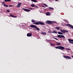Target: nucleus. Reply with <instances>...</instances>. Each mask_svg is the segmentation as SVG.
Masks as SVG:
<instances>
[{
  "instance_id": "nucleus-29",
  "label": "nucleus",
  "mask_w": 73,
  "mask_h": 73,
  "mask_svg": "<svg viewBox=\"0 0 73 73\" xmlns=\"http://www.w3.org/2000/svg\"><path fill=\"white\" fill-rule=\"evenodd\" d=\"M6 11H7L8 12H10V11L9 10H6Z\"/></svg>"
},
{
  "instance_id": "nucleus-21",
  "label": "nucleus",
  "mask_w": 73,
  "mask_h": 73,
  "mask_svg": "<svg viewBox=\"0 0 73 73\" xmlns=\"http://www.w3.org/2000/svg\"><path fill=\"white\" fill-rule=\"evenodd\" d=\"M50 9H52V10H53L54 9L52 7H48Z\"/></svg>"
},
{
  "instance_id": "nucleus-34",
  "label": "nucleus",
  "mask_w": 73,
  "mask_h": 73,
  "mask_svg": "<svg viewBox=\"0 0 73 73\" xmlns=\"http://www.w3.org/2000/svg\"><path fill=\"white\" fill-rule=\"evenodd\" d=\"M48 33H52V32H50V31H48Z\"/></svg>"
},
{
  "instance_id": "nucleus-2",
  "label": "nucleus",
  "mask_w": 73,
  "mask_h": 73,
  "mask_svg": "<svg viewBox=\"0 0 73 73\" xmlns=\"http://www.w3.org/2000/svg\"><path fill=\"white\" fill-rule=\"evenodd\" d=\"M30 27H31V28H35V29H36L37 31H40V29L38 28L37 27H36V26L35 25H31L30 26Z\"/></svg>"
},
{
  "instance_id": "nucleus-31",
  "label": "nucleus",
  "mask_w": 73,
  "mask_h": 73,
  "mask_svg": "<svg viewBox=\"0 0 73 73\" xmlns=\"http://www.w3.org/2000/svg\"><path fill=\"white\" fill-rule=\"evenodd\" d=\"M54 38V39H55V40H58V39L56 38Z\"/></svg>"
},
{
  "instance_id": "nucleus-19",
  "label": "nucleus",
  "mask_w": 73,
  "mask_h": 73,
  "mask_svg": "<svg viewBox=\"0 0 73 73\" xmlns=\"http://www.w3.org/2000/svg\"><path fill=\"white\" fill-rule=\"evenodd\" d=\"M31 6L32 7H35V5L34 4H32L31 5Z\"/></svg>"
},
{
  "instance_id": "nucleus-22",
  "label": "nucleus",
  "mask_w": 73,
  "mask_h": 73,
  "mask_svg": "<svg viewBox=\"0 0 73 73\" xmlns=\"http://www.w3.org/2000/svg\"><path fill=\"white\" fill-rule=\"evenodd\" d=\"M55 48L56 49H60V46H56L55 47Z\"/></svg>"
},
{
  "instance_id": "nucleus-18",
  "label": "nucleus",
  "mask_w": 73,
  "mask_h": 73,
  "mask_svg": "<svg viewBox=\"0 0 73 73\" xmlns=\"http://www.w3.org/2000/svg\"><path fill=\"white\" fill-rule=\"evenodd\" d=\"M55 29H58V30H60V28L58 27H55Z\"/></svg>"
},
{
  "instance_id": "nucleus-17",
  "label": "nucleus",
  "mask_w": 73,
  "mask_h": 73,
  "mask_svg": "<svg viewBox=\"0 0 73 73\" xmlns=\"http://www.w3.org/2000/svg\"><path fill=\"white\" fill-rule=\"evenodd\" d=\"M52 33H56V34L57 33V32H56V31H53L52 32Z\"/></svg>"
},
{
  "instance_id": "nucleus-28",
  "label": "nucleus",
  "mask_w": 73,
  "mask_h": 73,
  "mask_svg": "<svg viewBox=\"0 0 73 73\" xmlns=\"http://www.w3.org/2000/svg\"><path fill=\"white\" fill-rule=\"evenodd\" d=\"M29 9H30V10H33V9L32 8H30Z\"/></svg>"
},
{
  "instance_id": "nucleus-24",
  "label": "nucleus",
  "mask_w": 73,
  "mask_h": 73,
  "mask_svg": "<svg viewBox=\"0 0 73 73\" xmlns=\"http://www.w3.org/2000/svg\"><path fill=\"white\" fill-rule=\"evenodd\" d=\"M5 2L7 1H11V0H5Z\"/></svg>"
},
{
  "instance_id": "nucleus-11",
  "label": "nucleus",
  "mask_w": 73,
  "mask_h": 73,
  "mask_svg": "<svg viewBox=\"0 0 73 73\" xmlns=\"http://www.w3.org/2000/svg\"><path fill=\"white\" fill-rule=\"evenodd\" d=\"M61 50H62V49H64V47L61 46H60V49Z\"/></svg>"
},
{
  "instance_id": "nucleus-15",
  "label": "nucleus",
  "mask_w": 73,
  "mask_h": 73,
  "mask_svg": "<svg viewBox=\"0 0 73 73\" xmlns=\"http://www.w3.org/2000/svg\"><path fill=\"white\" fill-rule=\"evenodd\" d=\"M31 1H33V2H35V3H37V1L36 0H31Z\"/></svg>"
},
{
  "instance_id": "nucleus-5",
  "label": "nucleus",
  "mask_w": 73,
  "mask_h": 73,
  "mask_svg": "<svg viewBox=\"0 0 73 73\" xmlns=\"http://www.w3.org/2000/svg\"><path fill=\"white\" fill-rule=\"evenodd\" d=\"M57 37H59L60 38H65L64 35H57Z\"/></svg>"
},
{
  "instance_id": "nucleus-32",
  "label": "nucleus",
  "mask_w": 73,
  "mask_h": 73,
  "mask_svg": "<svg viewBox=\"0 0 73 73\" xmlns=\"http://www.w3.org/2000/svg\"><path fill=\"white\" fill-rule=\"evenodd\" d=\"M9 6L10 7H11L12 6V5H9Z\"/></svg>"
},
{
  "instance_id": "nucleus-26",
  "label": "nucleus",
  "mask_w": 73,
  "mask_h": 73,
  "mask_svg": "<svg viewBox=\"0 0 73 73\" xmlns=\"http://www.w3.org/2000/svg\"><path fill=\"white\" fill-rule=\"evenodd\" d=\"M50 45H52V46H54L55 45V44H50Z\"/></svg>"
},
{
  "instance_id": "nucleus-38",
  "label": "nucleus",
  "mask_w": 73,
  "mask_h": 73,
  "mask_svg": "<svg viewBox=\"0 0 73 73\" xmlns=\"http://www.w3.org/2000/svg\"><path fill=\"white\" fill-rule=\"evenodd\" d=\"M68 50H70V49H69Z\"/></svg>"
},
{
  "instance_id": "nucleus-23",
  "label": "nucleus",
  "mask_w": 73,
  "mask_h": 73,
  "mask_svg": "<svg viewBox=\"0 0 73 73\" xmlns=\"http://www.w3.org/2000/svg\"><path fill=\"white\" fill-rule=\"evenodd\" d=\"M4 6L5 7H8V5H5V4H4Z\"/></svg>"
},
{
  "instance_id": "nucleus-37",
  "label": "nucleus",
  "mask_w": 73,
  "mask_h": 73,
  "mask_svg": "<svg viewBox=\"0 0 73 73\" xmlns=\"http://www.w3.org/2000/svg\"><path fill=\"white\" fill-rule=\"evenodd\" d=\"M55 23H56V22H55Z\"/></svg>"
},
{
  "instance_id": "nucleus-20",
  "label": "nucleus",
  "mask_w": 73,
  "mask_h": 73,
  "mask_svg": "<svg viewBox=\"0 0 73 73\" xmlns=\"http://www.w3.org/2000/svg\"><path fill=\"white\" fill-rule=\"evenodd\" d=\"M61 43H56L57 45H61Z\"/></svg>"
},
{
  "instance_id": "nucleus-8",
  "label": "nucleus",
  "mask_w": 73,
  "mask_h": 73,
  "mask_svg": "<svg viewBox=\"0 0 73 73\" xmlns=\"http://www.w3.org/2000/svg\"><path fill=\"white\" fill-rule=\"evenodd\" d=\"M23 10H24V11H26V12H30V11H31V10L23 8Z\"/></svg>"
},
{
  "instance_id": "nucleus-14",
  "label": "nucleus",
  "mask_w": 73,
  "mask_h": 73,
  "mask_svg": "<svg viewBox=\"0 0 73 73\" xmlns=\"http://www.w3.org/2000/svg\"><path fill=\"white\" fill-rule=\"evenodd\" d=\"M50 13H49V12H48L46 13V15L47 16H50Z\"/></svg>"
},
{
  "instance_id": "nucleus-25",
  "label": "nucleus",
  "mask_w": 73,
  "mask_h": 73,
  "mask_svg": "<svg viewBox=\"0 0 73 73\" xmlns=\"http://www.w3.org/2000/svg\"><path fill=\"white\" fill-rule=\"evenodd\" d=\"M44 5L45 7H48V5H46V4H45V3H44Z\"/></svg>"
},
{
  "instance_id": "nucleus-16",
  "label": "nucleus",
  "mask_w": 73,
  "mask_h": 73,
  "mask_svg": "<svg viewBox=\"0 0 73 73\" xmlns=\"http://www.w3.org/2000/svg\"><path fill=\"white\" fill-rule=\"evenodd\" d=\"M58 33L59 35H63V33H62L61 32H58Z\"/></svg>"
},
{
  "instance_id": "nucleus-36",
  "label": "nucleus",
  "mask_w": 73,
  "mask_h": 73,
  "mask_svg": "<svg viewBox=\"0 0 73 73\" xmlns=\"http://www.w3.org/2000/svg\"><path fill=\"white\" fill-rule=\"evenodd\" d=\"M72 58H73V56H72Z\"/></svg>"
},
{
  "instance_id": "nucleus-9",
  "label": "nucleus",
  "mask_w": 73,
  "mask_h": 73,
  "mask_svg": "<svg viewBox=\"0 0 73 73\" xmlns=\"http://www.w3.org/2000/svg\"><path fill=\"white\" fill-rule=\"evenodd\" d=\"M32 33H28L27 34V36H28V37H31V36H32Z\"/></svg>"
},
{
  "instance_id": "nucleus-35",
  "label": "nucleus",
  "mask_w": 73,
  "mask_h": 73,
  "mask_svg": "<svg viewBox=\"0 0 73 73\" xmlns=\"http://www.w3.org/2000/svg\"><path fill=\"white\" fill-rule=\"evenodd\" d=\"M55 1H58V0H55Z\"/></svg>"
},
{
  "instance_id": "nucleus-27",
  "label": "nucleus",
  "mask_w": 73,
  "mask_h": 73,
  "mask_svg": "<svg viewBox=\"0 0 73 73\" xmlns=\"http://www.w3.org/2000/svg\"><path fill=\"white\" fill-rule=\"evenodd\" d=\"M10 16H11V17H13V16L11 14H10Z\"/></svg>"
},
{
  "instance_id": "nucleus-6",
  "label": "nucleus",
  "mask_w": 73,
  "mask_h": 73,
  "mask_svg": "<svg viewBox=\"0 0 73 73\" xmlns=\"http://www.w3.org/2000/svg\"><path fill=\"white\" fill-rule=\"evenodd\" d=\"M64 57L65 58H68V59H71L72 58L71 57L68 56H64Z\"/></svg>"
},
{
  "instance_id": "nucleus-10",
  "label": "nucleus",
  "mask_w": 73,
  "mask_h": 73,
  "mask_svg": "<svg viewBox=\"0 0 73 73\" xmlns=\"http://www.w3.org/2000/svg\"><path fill=\"white\" fill-rule=\"evenodd\" d=\"M66 25H67V26H68L70 27L71 28H72V29H73V26H72V25H69V24H67Z\"/></svg>"
},
{
  "instance_id": "nucleus-30",
  "label": "nucleus",
  "mask_w": 73,
  "mask_h": 73,
  "mask_svg": "<svg viewBox=\"0 0 73 73\" xmlns=\"http://www.w3.org/2000/svg\"><path fill=\"white\" fill-rule=\"evenodd\" d=\"M2 4H5V2H3L2 3Z\"/></svg>"
},
{
  "instance_id": "nucleus-12",
  "label": "nucleus",
  "mask_w": 73,
  "mask_h": 73,
  "mask_svg": "<svg viewBox=\"0 0 73 73\" xmlns=\"http://www.w3.org/2000/svg\"><path fill=\"white\" fill-rule=\"evenodd\" d=\"M46 23L47 24H51L52 23V22L50 21H47L46 22Z\"/></svg>"
},
{
  "instance_id": "nucleus-33",
  "label": "nucleus",
  "mask_w": 73,
  "mask_h": 73,
  "mask_svg": "<svg viewBox=\"0 0 73 73\" xmlns=\"http://www.w3.org/2000/svg\"><path fill=\"white\" fill-rule=\"evenodd\" d=\"M13 17L16 18L17 17V16H13Z\"/></svg>"
},
{
  "instance_id": "nucleus-39",
  "label": "nucleus",
  "mask_w": 73,
  "mask_h": 73,
  "mask_svg": "<svg viewBox=\"0 0 73 73\" xmlns=\"http://www.w3.org/2000/svg\"><path fill=\"white\" fill-rule=\"evenodd\" d=\"M28 0V1H29V0Z\"/></svg>"
},
{
  "instance_id": "nucleus-4",
  "label": "nucleus",
  "mask_w": 73,
  "mask_h": 73,
  "mask_svg": "<svg viewBox=\"0 0 73 73\" xmlns=\"http://www.w3.org/2000/svg\"><path fill=\"white\" fill-rule=\"evenodd\" d=\"M22 4L21 3H18L16 6L17 8H20V7H21V5Z\"/></svg>"
},
{
  "instance_id": "nucleus-7",
  "label": "nucleus",
  "mask_w": 73,
  "mask_h": 73,
  "mask_svg": "<svg viewBox=\"0 0 73 73\" xmlns=\"http://www.w3.org/2000/svg\"><path fill=\"white\" fill-rule=\"evenodd\" d=\"M68 41H69V42L70 43H71V44H73V39L71 40L70 39H68Z\"/></svg>"
},
{
  "instance_id": "nucleus-3",
  "label": "nucleus",
  "mask_w": 73,
  "mask_h": 73,
  "mask_svg": "<svg viewBox=\"0 0 73 73\" xmlns=\"http://www.w3.org/2000/svg\"><path fill=\"white\" fill-rule=\"evenodd\" d=\"M60 31H61V32L62 33H65V32H66L67 33H68V31L64 29H60Z\"/></svg>"
},
{
  "instance_id": "nucleus-13",
  "label": "nucleus",
  "mask_w": 73,
  "mask_h": 73,
  "mask_svg": "<svg viewBox=\"0 0 73 73\" xmlns=\"http://www.w3.org/2000/svg\"><path fill=\"white\" fill-rule=\"evenodd\" d=\"M41 34L42 35H46V33L45 32L41 33Z\"/></svg>"
},
{
  "instance_id": "nucleus-1",
  "label": "nucleus",
  "mask_w": 73,
  "mask_h": 73,
  "mask_svg": "<svg viewBox=\"0 0 73 73\" xmlns=\"http://www.w3.org/2000/svg\"><path fill=\"white\" fill-rule=\"evenodd\" d=\"M31 22L33 23V24H36V25H39V24H40V25H44V23L41 22H35V21L33 19H32L31 20Z\"/></svg>"
}]
</instances>
